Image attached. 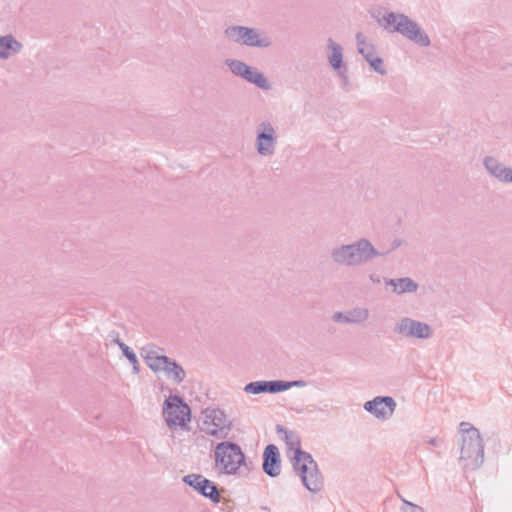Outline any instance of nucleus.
I'll return each mask as SVG.
<instances>
[{
  "label": "nucleus",
  "mask_w": 512,
  "mask_h": 512,
  "mask_svg": "<svg viewBox=\"0 0 512 512\" xmlns=\"http://www.w3.org/2000/svg\"><path fill=\"white\" fill-rule=\"evenodd\" d=\"M277 434L287 447V455L291 460L293 469L299 474L303 485L311 492L322 489L323 478L312 455L301 449L300 438L296 432L281 425L276 426Z\"/></svg>",
  "instance_id": "f257e3e1"
},
{
  "label": "nucleus",
  "mask_w": 512,
  "mask_h": 512,
  "mask_svg": "<svg viewBox=\"0 0 512 512\" xmlns=\"http://www.w3.org/2000/svg\"><path fill=\"white\" fill-rule=\"evenodd\" d=\"M383 256H386V253L377 250L367 238L337 245L330 251V257L336 265L348 268L362 266L375 257Z\"/></svg>",
  "instance_id": "f03ea898"
},
{
  "label": "nucleus",
  "mask_w": 512,
  "mask_h": 512,
  "mask_svg": "<svg viewBox=\"0 0 512 512\" xmlns=\"http://www.w3.org/2000/svg\"><path fill=\"white\" fill-rule=\"evenodd\" d=\"M462 445L459 461L465 470H476L484 462V444L480 432L468 422L460 423Z\"/></svg>",
  "instance_id": "7ed1b4c3"
},
{
  "label": "nucleus",
  "mask_w": 512,
  "mask_h": 512,
  "mask_svg": "<svg viewBox=\"0 0 512 512\" xmlns=\"http://www.w3.org/2000/svg\"><path fill=\"white\" fill-rule=\"evenodd\" d=\"M378 24L388 32H397L419 46L428 47L431 44L429 36L418 23L405 14L388 12L378 19Z\"/></svg>",
  "instance_id": "20e7f679"
},
{
  "label": "nucleus",
  "mask_w": 512,
  "mask_h": 512,
  "mask_svg": "<svg viewBox=\"0 0 512 512\" xmlns=\"http://www.w3.org/2000/svg\"><path fill=\"white\" fill-rule=\"evenodd\" d=\"M215 470L225 475H238L246 465V456L241 447L232 441H222L214 448Z\"/></svg>",
  "instance_id": "39448f33"
},
{
  "label": "nucleus",
  "mask_w": 512,
  "mask_h": 512,
  "mask_svg": "<svg viewBox=\"0 0 512 512\" xmlns=\"http://www.w3.org/2000/svg\"><path fill=\"white\" fill-rule=\"evenodd\" d=\"M224 35L230 41L247 47L268 48L271 46V38L259 28L241 25L228 26Z\"/></svg>",
  "instance_id": "423d86ee"
},
{
  "label": "nucleus",
  "mask_w": 512,
  "mask_h": 512,
  "mask_svg": "<svg viewBox=\"0 0 512 512\" xmlns=\"http://www.w3.org/2000/svg\"><path fill=\"white\" fill-rule=\"evenodd\" d=\"M163 417L169 428L185 427L191 419V410L182 397L170 395L163 404Z\"/></svg>",
  "instance_id": "0eeeda50"
},
{
  "label": "nucleus",
  "mask_w": 512,
  "mask_h": 512,
  "mask_svg": "<svg viewBox=\"0 0 512 512\" xmlns=\"http://www.w3.org/2000/svg\"><path fill=\"white\" fill-rule=\"evenodd\" d=\"M204 419L201 430L217 439H225L230 430L231 422L225 412L219 408L208 407L202 412Z\"/></svg>",
  "instance_id": "6e6552de"
},
{
  "label": "nucleus",
  "mask_w": 512,
  "mask_h": 512,
  "mask_svg": "<svg viewBox=\"0 0 512 512\" xmlns=\"http://www.w3.org/2000/svg\"><path fill=\"white\" fill-rule=\"evenodd\" d=\"M225 65L229 68L233 75L240 77L251 84H254L264 91L271 89V83L267 77L257 68L249 66L241 60L231 58L225 60Z\"/></svg>",
  "instance_id": "1a4fd4ad"
},
{
  "label": "nucleus",
  "mask_w": 512,
  "mask_h": 512,
  "mask_svg": "<svg viewBox=\"0 0 512 512\" xmlns=\"http://www.w3.org/2000/svg\"><path fill=\"white\" fill-rule=\"evenodd\" d=\"M255 132L257 153L264 157L272 156L277 146V131L275 125L268 119L262 120L256 125Z\"/></svg>",
  "instance_id": "9d476101"
},
{
  "label": "nucleus",
  "mask_w": 512,
  "mask_h": 512,
  "mask_svg": "<svg viewBox=\"0 0 512 512\" xmlns=\"http://www.w3.org/2000/svg\"><path fill=\"white\" fill-rule=\"evenodd\" d=\"M394 332L406 338L426 340L432 336V328L425 322L410 317L400 318L395 326Z\"/></svg>",
  "instance_id": "9b49d317"
},
{
  "label": "nucleus",
  "mask_w": 512,
  "mask_h": 512,
  "mask_svg": "<svg viewBox=\"0 0 512 512\" xmlns=\"http://www.w3.org/2000/svg\"><path fill=\"white\" fill-rule=\"evenodd\" d=\"M182 481L213 503L220 502L221 496L216 484L204 476L192 473L184 476Z\"/></svg>",
  "instance_id": "f8f14e48"
},
{
  "label": "nucleus",
  "mask_w": 512,
  "mask_h": 512,
  "mask_svg": "<svg viewBox=\"0 0 512 512\" xmlns=\"http://www.w3.org/2000/svg\"><path fill=\"white\" fill-rule=\"evenodd\" d=\"M356 42L358 52L369 63L370 67L380 75H386L387 70L384 67L382 58L376 55L375 47L366 42V38L361 32L356 34Z\"/></svg>",
  "instance_id": "ddd939ff"
},
{
  "label": "nucleus",
  "mask_w": 512,
  "mask_h": 512,
  "mask_svg": "<svg viewBox=\"0 0 512 512\" xmlns=\"http://www.w3.org/2000/svg\"><path fill=\"white\" fill-rule=\"evenodd\" d=\"M396 408L395 400L390 396H377L364 404V409L378 419H389Z\"/></svg>",
  "instance_id": "4468645a"
},
{
  "label": "nucleus",
  "mask_w": 512,
  "mask_h": 512,
  "mask_svg": "<svg viewBox=\"0 0 512 512\" xmlns=\"http://www.w3.org/2000/svg\"><path fill=\"white\" fill-rule=\"evenodd\" d=\"M262 469L265 474L275 478L281 473V458L280 452L276 445L269 444L265 447L263 452Z\"/></svg>",
  "instance_id": "2eb2a0df"
},
{
  "label": "nucleus",
  "mask_w": 512,
  "mask_h": 512,
  "mask_svg": "<svg viewBox=\"0 0 512 512\" xmlns=\"http://www.w3.org/2000/svg\"><path fill=\"white\" fill-rule=\"evenodd\" d=\"M369 310L363 307H355L346 312H335L332 320L342 324H361L369 318Z\"/></svg>",
  "instance_id": "dca6fc26"
},
{
  "label": "nucleus",
  "mask_w": 512,
  "mask_h": 512,
  "mask_svg": "<svg viewBox=\"0 0 512 512\" xmlns=\"http://www.w3.org/2000/svg\"><path fill=\"white\" fill-rule=\"evenodd\" d=\"M485 169L493 177L504 183L512 182V168L504 166L495 157L486 156L483 160Z\"/></svg>",
  "instance_id": "f3484780"
},
{
  "label": "nucleus",
  "mask_w": 512,
  "mask_h": 512,
  "mask_svg": "<svg viewBox=\"0 0 512 512\" xmlns=\"http://www.w3.org/2000/svg\"><path fill=\"white\" fill-rule=\"evenodd\" d=\"M162 350L163 349L154 344H148L141 348V357L154 373L160 372V367L164 364L163 360L167 358V356L160 354Z\"/></svg>",
  "instance_id": "a211bd4d"
},
{
  "label": "nucleus",
  "mask_w": 512,
  "mask_h": 512,
  "mask_svg": "<svg viewBox=\"0 0 512 512\" xmlns=\"http://www.w3.org/2000/svg\"><path fill=\"white\" fill-rule=\"evenodd\" d=\"M244 391L248 394H261V393H280L279 380H261L249 382L245 385Z\"/></svg>",
  "instance_id": "6ab92c4d"
},
{
  "label": "nucleus",
  "mask_w": 512,
  "mask_h": 512,
  "mask_svg": "<svg viewBox=\"0 0 512 512\" xmlns=\"http://www.w3.org/2000/svg\"><path fill=\"white\" fill-rule=\"evenodd\" d=\"M163 361L164 364L160 367V372H164L167 378L171 379L174 383H182L186 377L184 368L168 356Z\"/></svg>",
  "instance_id": "aec40b11"
},
{
  "label": "nucleus",
  "mask_w": 512,
  "mask_h": 512,
  "mask_svg": "<svg viewBox=\"0 0 512 512\" xmlns=\"http://www.w3.org/2000/svg\"><path fill=\"white\" fill-rule=\"evenodd\" d=\"M23 44L12 34L0 36V59H8L11 55L21 52Z\"/></svg>",
  "instance_id": "412c9836"
},
{
  "label": "nucleus",
  "mask_w": 512,
  "mask_h": 512,
  "mask_svg": "<svg viewBox=\"0 0 512 512\" xmlns=\"http://www.w3.org/2000/svg\"><path fill=\"white\" fill-rule=\"evenodd\" d=\"M327 49L328 62L335 71H340V69L346 67L343 62V49L340 44L336 43L332 38H328Z\"/></svg>",
  "instance_id": "4be33fe9"
},
{
  "label": "nucleus",
  "mask_w": 512,
  "mask_h": 512,
  "mask_svg": "<svg viewBox=\"0 0 512 512\" xmlns=\"http://www.w3.org/2000/svg\"><path fill=\"white\" fill-rule=\"evenodd\" d=\"M387 286L393 287V292L396 294L413 293L418 289V283L409 277L398 279H385Z\"/></svg>",
  "instance_id": "5701e85b"
},
{
  "label": "nucleus",
  "mask_w": 512,
  "mask_h": 512,
  "mask_svg": "<svg viewBox=\"0 0 512 512\" xmlns=\"http://www.w3.org/2000/svg\"><path fill=\"white\" fill-rule=\"evenodd\" d=\"M120 349L123 355L129 360L133 367V373L138 374L140 372V365L134 351L126 344L120 345Z\"/></svg>",
  "instance_id": "b1692460"
},
{
  "label": "nucleus",
  "mask_w": 512,
  "mask_h": 512,
  "mask_svg": "<svg viewBox=\"0 0 512 512\" xmlns=\"http://www.w3.org/2000/svg\"><path fill=\"white\" fill-rule=\"evenodd\" d=\"M307 382L304 380H293V381H284L279 380L280 392L286 391L292 387H305Z\"/></svg>",
  "instance_id": "393cba45"
},
{
  "label": "nucleus",
  "mask_w": 512,
  "mask_h": 512,
  "mask_svg": "<svg viewBox=\"0 0 512 512\" xmlns=\"http://www.w3.org/2000/svg\"><path fill=\"white\" fill-rule=\"evenodd\" d=\"M401 499L403 505L401 506V512H424L423 508L404 499L400 494H397Z\"/></svg>",
  "instance_id": "a878e982"
},
{
  "label": "nucleus",
  "mask_w": 512,
  "mask_h": 512,
  "mask_svg": "<svg viewBox=\"0 0 512 512\" xmlns=\"http://www.w3.org/2000/svg\"><path fill=\"white\" fill-rule=\"evenodd\" d=\"M404 244V240L402 239H399V238H396L394 239L391 244H390V248L387 250V251H381L382 253H386L389 254L390 252L398 249L400 246H402Z\"/></svg>",
  "instance_id": "bb28decb"
},
{
  "label": "nucleus",
  "mask_w": 512,
  "mask_h": 512,
  "mask_svg": "<svg viewBox=\"0 0 512 512\" xmlns=\"http://www.w3.org/2000/svg\"><path fill=\"white\" fill-rule=\"evenodd\" d=\"M338 75L342 78L343 83L346 85L349 83V78L347 75V67H344L343 69H340V71H337Z\"/></svg>",
  "instance_id": "cd10ccee"
},
{
  "label": "nucleus",
  "mask_w": 512,
  "mask_h": 512,
  "mask_svg": "<svg viewBox=\"0 0 512 512\" xmlns=\"http://www.w3.org/2000/svg\"><path fill=\"white\" fill-rule=\"evenodd\" d=\"M369 279L374 283V284H380L381 283V277L375 273H372L369 275Z\"/></svg>",
  "instance_id": "c85d7f7f"
},
{
  "label": "nucleus",
  "mask_w": 512,
  "mask_h": 512,
  "mask_svg": "<svg viewBox=\"0 0 512 512\" xmlns=\"http://www.w3.org/2000/svg\"><path fill=\"white\" fill-rule=\"evenodd\" d=\"M114 342L118 345V347H119V348H120V345L125 344L124 342H122V341L118 338V336L114 339Z\"/></svg>",
  "instance_id": "c756f323"
},
{
  "label": "nucleus",
  "mask_w": 512,
  "mask_h": 512,
  "mask_svg": "<svg viewBox=\"0 0 512 512\" xmlns=\"http://www.w3.org/2000/svg\"><path fill=\"white\" fill-rule=\"evenodd\" d=\"M437 443H438V440L436 438H432L429 440V444H431V445L435 446V445H437Z\"/></svg>",
  "instance_id": "7c9ffc66"
}]
</instances>
